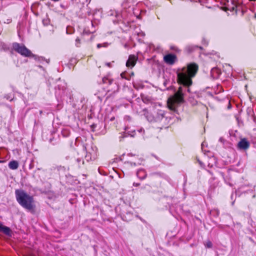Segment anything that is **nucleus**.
<instances>
[{"instance_id": "obj_53", "label": "nucleus", "mask_w": 256, "mask_h": 256, "mask_svg": "<svg viewBox=\"0 0 256 256\" xmlns=\"http://www.w3.org/2000/svg\"><path fill=\"white\" fill-rule=\"evenodd\" d=\"M60 78H59L57 80V82H59V81H60Z\"/></svg>"}, {"instance_id": "obj_56", "label": "nucleus", "mask_w": 256, "mask_h": 256, "mask_svg": "<svg viewBox=\"0 0 256 256\" xmlns=\"http://www.w3.org/2000/svg\"><path fill=\"white\" fill-rule=\"evenodd\" d=\"M95 126H96V125H94V124L92 125V127H95Z\"/></svg>"}, {"instance_id": "obj_37", "label": "nucleus", "mask_w": 256, "mask_h": 256, "mask_svg": "<svg viewBox=\"0 0 256 256\" xmlns=\"http://www.w3.org/2000/svg\"><path fill=\"white\" fill-rule=\"evenodd\" d=\"M248 114H250V113H252H252L253 112L252 109H251V108H248Z\"/></svg>"}, {"instance_id": "obj_40", "label": "nucleus", "mask_w": 256, "mask_h": 256, "mask_svg": "<svg viewBox=\"0 0 256 256\" xmlns=\"http://www.w3.org/2000/svg\"><path fill=\"white\" fill-rule=\"evenodd\" d=\"M140 185V183H136V182H134L133 184V186H138Z\"/></svg>"}, {"instance_id": "obj_35", "label": "nucleus", "mask_w": 256, "mask_h": 256, "mask_svg": "<svg viewBox=\"0 0 256 256\" xmlns=\"http://www.w3.org/2000/svg\"><path fill=\"white\" fill-rule=\"evenodd\" d=\"M219 142L223 144L224 142V140L222 138H219Z\"/></svg>"}, {"instance_id": "obj_33", "label": "nucleus", "mask_w": 256, "mask_h": 256, "mask_svg": "<svg viewBox=\"0 0 256 256\" xmlns=\"http://www.w3.org/2000/svg\"><path fill=\"white\" fill-rule=\"evenodd\" d=\"M138 131L140 132V133H144V130L143 128H141L139 129L138 130Z\"/></svg>"}, {"instance_id": "obj_43", "label": "nucleus", "mask_w": 256, "mask_h": 256, "mask_svg": "<svg viewBox=\"0 0 256 256\" xmlns=\"http://www.w3.org/2000/svg\"><path fill=\"white\" fill-rule=\"evenodd\" d=\"M5 162V160H3L2 159H0V163L2 164V163H4Z\"/></svg>"}, {"instance_id": "obj_47", "label": "nucleus", "mask_w": 256, "mask_h": 256, "mask_svg": "<svg viewBox=\"0 0 256 256\" xmlns=\"http://www.w3.org/2000/svg\"><path fill=\"white\" fill-rule=\"evenodd\" d=\"M126 66H130V68H132L134 65V64H132V65H126Z\"/></svg>"}, {"instance_id": "obj_4", "label": "nucleus", "mask_w": 256, "mask_h": 256, "mask_svg": "<svg viewBox=\"0 0 256 256\" xmlns=\"http://www.w3.org/2000/svg\"><path fill=\"white\" fill-rule=\"evenodd\" d=\"M160 66V68H159V69L160 70L161 69L163 71V77L165 80L164 82V86L166 87L168 84V83L170 82V78L171 77V76L172 75V77H174V73L177 74L176 72L178 70H181L185 68L187 66V65L183 67L182 68H178L176 70H170V68H168V66L170 65H166L167 66L165 67L164 65H159ZM178 76V75H176Z\"/></svg>"}, {"instance_id": "obj_49", "label": "nucleus", "mask_w": 256, "mask_h": 256, "mask_svg": "<svg viewBox=\"0 0 256 256\" xmlns=\"http://www.w3.org/2000/svg\"><path fill=\"white\" fill-rule=\"evenodd\" d=\"M118 176H119V178H122V176L120 175V174H118Z\"/></svg>"}, {"instance_id": "obj_51", "label": "nucleus", "mask_w": 256, "mask_h": 256, "mask_svg": "<svg viewBox=\"0 0 256 256\" xmlns=\"http://www.w3.org/2000/svg\"><path fill=\"white\" fill-rule=\"evenodd\" d=\"M203 146H204V144L202 143V149H203Z\"/></svg>"}, {"instance_id": "obj_16", "label": "nucleus", "mask_w": 256, "mask_h": 256, "mask_svg": "<svg viewBox=\"0 0 256 256\" xmlns=\"http://www.w3.org/2000/svg\"><path fill=\"white\" fill-rule=\"evenodd\" d=\"M18 167V162L16 160H12L8 163V168L13 170H16Z\"/></svg>"}, {"instance_id": "obj_9", "label": "nucleus", "mask_w": 256, "mask_h": 256, "mask_svg": "<svg viewBox=\"0 0 256 256\" xmlns=\"http://www.w3.org/2000/svg\"><path fill=\"white\" fill-rule=\"evenodd\" d=\"M238 146L240 150H246L249 148L250 143L246 138H243L238 142Z\"/></svg>"}, {"instance_id": "obj_54", "label": "nucleus", "mask_w": 256, "mask_h": 256, "mask_svg": "<svg viewBox=\"0 0 256 256\" xmlns=\"http://www.w3.org/2000/svg\"><path fill=\"white\" fill-rule=\"evenodd\" d=\"M190 48H188V51H190H190H191L192 50H190Z\"/></svg>"}, {"instance_id": "obj_2", "label": "nucleus", "mask_w": 256, "mask_h": 256, "mask_svg": "<svg viewBox=\"0 0 256 256\" xmlns=\"http://www.w3.org/2000/svg\"><path fill=\"white\" fill-rule=\"evenodd\" d=\"M144 114L150 122L156 124L158 128H166L171 122L172 118L168 112L161 108H156L153 114L148 112L146 109L144 110Z\"/></svg>"}, {"instance_id": "obj_19", "label": "nucleus", "mask_w": 256, "mask_h": 256, "mask_svg": "<svg viewBox=\"0 0 256 256\" xmlns=\"http://www.w3.org/2000/svg\"><path fill=\"white\" fill-rule=\"evenodd\" d=\"M61 133L63 137L67 138L70 134V130L68 128H64L62 130Z\"/></svg>"}, {"instance_id": "obj_42", "label": "nucleus", "mask_w": 256, "mask_h": 256, "mask_svg": "<svg viewBox=\"0 0 256 256\" xmlns=\"http://www.w3.org/2000/svg\"><path fill=\"white\" fill-rule=\"evenodd\" d=\"M56 94L57 96V95H60V96H62V95H61V94L60 92L59 93L58 92V91L56 90Z\"/></svg>"}, {"instance_id": "obj_24", "label": "nucleus", "mask_w": 256, "mask_h": 256, "mask_svg": "<svg viewBox=\"0 0 256 256\" xmlns=\"http://www.w3.org/2000/svg\"><path fill=\"white\" fill-rule=\"evenodd\" d=\"M0 50H8V47L6 44L1 43L0 44Z\"/></svg>"}, {"instance_id": "obj_8", "label": "nucleus", "mask_w": 256, "mask_h": 256, "mask_svg": "<svg viewBox=\"0 0 256 256\" xmlns=\"http://www.w3.org/2000/svg\"><path fill=\"white\" fill-rule=\"evenodd\" d=\"M51 170H54L58 174H64L66 170V168L62 166H54L50 169Z\"/></svg>"}, {"instance_id": "obj_10", "label": "nucleus", "mask_w": 256, "mask_h": 256, "mask_svg": "<svg viewBox=\"0 0 256 256\" xmlns=\"http://www.w3.org/2000/svg\"><path fill=\"white\" fill-rule=\"evenodd\" d=\"M86 152L90 154L93 158H97L98 148L96 146L92 145L90 148L86 150Z\"/></svg>"}, {"instance_id": "obj_29", "label": "nucleus", "mask_w": 256, "mask_h": 256, "mask_svg": "<svg viewBox=\"0 0 256 256\" xmlns=\"http://www.w3.org/2000/svg\"><path fill=\"white\" fill-rule=\"evenodd\" d=\"M4 98H6V100H9L10 101H12L13 99V98L12 96V95L10 94H6L4 96Z\"/></svg>"}, {"instance_id": "obj_17", "label": "nucleus", "mask_w": 256, "mask_h": 256, "mask_svg": "<svg viewBox=\"0 0 256 256\" xmlns=\"http://www.w3.org/2000/svg\"><path fill=\"white\" fill-rule=\"evenodd\" d=\"M36 60V62H41V63H46L48 64L50 62V60L49 58H46L44 57H36V56H34Z\"/></svg>"}, {"instance_id": "obj_36", "label": "nucleus", "mask_w": 256, "mask_h": 256, "mask_svg": "<svg viewBox=\"0 0 256 256\" xmlns=\"http://www.w3.org/2000/svg\"><path fill=\"white\" fill-rule=\"evenodd\" d=\"M103 46V45L101 44H97V48H100L101 47Z\"/></svg>"}, {"instance_id": "obj_7", "label": "nucleus", "mask_w": 256, "mask_h": 256, "mask_svg": "<svg viewBox=\"0 0 256 256\" xmlns=\"http://www.w3.org/2000/svg\"><path fill=\"white\" fill-rule=\"evenodd\" d=\"M164 61L168 64H173L176 61V57L175 54H170L164 57Z\"/></svg>"}, {"instance_id": "obj_22", "label": "nucleus", "mask_w": 256, "mask_h": 256, "mask_svg": "<svg viewBox=\"0 0 256 256\" xmlns=\"http://www.w3.org/2000/svg\"><path fill=\"white\" fill-rule=\"evenodd\" d=\"M142 98L144 102L148 104L150 101V98L148 96H146L144 95L142 96Z\"/></svg>"}, {"instance_id": "obj_44", "label": "nucleus", "mask_w": 256, "mask_h": 256, "mask_svg": "<svg viewBox=\"0 0 256 256\" xmlns=\"http://www.w3.org/2000/svg\"><path fill=\"white\" fill-rule=\"evenodd\" d=\"M198 162H199L200 164L202 166H204V164H203V163H202V162H200V161L198 160Z\"/></svg>"}, {"instance_id": "obj_34", "label": "nucleus", "mask_w": 256, "mask_h": 256, "mask_svg": "<svg viewBox=\"0 0 256 256\" xmlns=\"http://www.w3.org/2000/svg\"><path fill=\"white\" fill-rule=\"evenodd\" d=\"M128 164H129L131 166H136V164L135 162H128Z\"/></svg>"}, {"instance_id": "obj_3", "label": "nucleus", "mask_w": 256, "mask_h": 256, "mask_svg": "<svg viewBox=\"0 0 256 256\" xmlns=\"http://www.w3.org/2000/svg\"><path fill=\"white\" fill-rule=\"evenodd\" d=\"M15 194L17 202L22 206L28 210L34 209V200L32 196L20 189L16 190Z\"/></svg>"}, {"instance_id": "obj_46", "label": "nucleus", "mask_w": 256, "mask_h": 256, "mask_svg": "<svg viewBox=\"0 0 256 256\" xmlns=\"http://www.w3.org/2000/svg\"><path fill=\"white\" fill-rule=\"evenodd\" d=\"M224 180H225V182H226L230 186H232V184L230 183V182H226V180L225 178H224Z\"/></svg>"}, {"instance_id": "obj_31", "label": "nucleus", "mask_w": 256, "mask_h": 256, "mask_svg": "<svg viewBox=\"0 0 256 256\" xmlns=\"http://www.w3.org/2000/svg\"><path fill=\"white\" fill-rule=\"evenodd\" d=\"M76 45L77 47H79L80 45V40L79 38H77L76 40Z\"/></svg>"}, {"instance_id": "obj_1", "label": "nucleus", "mask_w": 256, "mask_h": 256, "mask_svg": "<svg viewBox=\"0 0 256 256\" xmlns=\"http://www.w3.org/2000/svg\"><path fill=\"white\" fill-rule=\"evenodd\" d=\"M198 70V65H187V66L176 72L178 82L180 86L178 90H174V95L168 100L169 108L176 112V106L184 102V98L188 96V101L194 106L196 101L190 96V86L192 84V78L196 75Z\"/></svg>"}, {"instance_id": "obj_21", "label": "nucleus", "mask_w": 256, "mask_h": 256, "mask_svg": "<svg viewBox=\"0 0 256 256\" xmlns=\"http://www.w3.org/2000/svg\"><path fill=\"white\" fill-rule=\"evenodd\" d=\"M57 86L59 91H60L62 90V92H64L66 88V84L64 82H63V84H61L60 86V84H58Z\"/></svg>"}, {"instance_id": "obj_18", "label": "nucleus", "mask_w": 256, "mask_h": 256, "mask_svg": "<svg viewBox=\"0 0 256 256\" xmlns=\"http://www.w3.org/2000/svg\"><path fill=\"white\" fill-rule=\"evenodd\" d=\"M132 133H134V134H128L127 132H124L122 133H120V136H119V140L120 141H122V140L126 138V137H127L128 135H130V136H134V134L136 133L135 131H134L132 132Z\"/></svg>"}, {"instance_id": "obj_27", "label": "nucleus", "mask_w": 256, "mask_h": 256, "mask_svg": "<svg viewBox=\"0 0 256 256\" xmlns=\"http://www.w3.org/2000/svg\"><path fill=\"white\" fill-rule=\"evenodd\" d=\"M115 16L118 19V21L121 20L120 18L122 17L121 14L118 12H115Z\"/></svg>"}, {"instance_id": "obj_12", "label": "nucleus", "mask_w": 256, "mask_h": 256, "mask_svg": "<svg viewBox=\"0 0 256 256\" xmlns=\"http://www.w3.org/2000/svg\"><path fill=\"white\" fill-rule=\"evenodd\" d=\"M0 232L7 236L11 235L10 229L8 227L4 226L2 223H0Z\"/></svg>"}, {"instance_id": "obj_15", "label": "nucleus", "mask_w": 256, "mask_h": 256, "mask_svg": "<svg viewBox=\"0 0 256 256\" xmlns=\"http://www.w3.org/2000/svg\"><path fill=\"white\" fill-rule=\"evenodd\" d=\"M138 57L135 55H130L126 64H136Z\"/></svg>"}, {"instance_id": "obj_25", "label": "nucleus", "mask_w": 256, "mask_h": 256, "mask_svg": "<svg viewBox=\"0 0 256 256\" xmlns=\"http://www.w3.org/2000/svg\"><path fill=\"white\" fill-rule=\"evenodd\" d=\"M152 175H156V176H160V177H162L164 178H166L167 176H166L164 174H162V173H160V172H155V173H153L152 174Z\"/></svg>"}, {"instance_id": "obj_48", "label": "nucleus", "mask_w": 256, "mask_h": 256, "mask_svg": "<svg viewBox=\"0 0 256 256\" xmlns=\"http://www.w3.org/2000/svg\"><path fill=\"white\" fill-rule=\"evenodd\" d=\"M66 33H67V34H71L70 32H68V28H67V30H66Z\"/></svg>"}, {"instance_id": "obj_23", "label": "nucleus", "mask_w": 256, "mask_h": 256, "mask_svg": "<svg viewBox=\"0 0 256 256\" xmlns=\"http://www.w3.org/2000/svg\"><path fill=\"white\" fill-rule=\"evenodd\" d=\"M96 158H92V156H91V155L90 154H88L87 152H86V155L85 156V160L87 161V162H90V160H96Z\"/></svg>"}, {"instance_id": "obj_55", "label": "nucleus", "mask_w": 256, "mask_h": 256, "mask_svg": "<svg viewBox=\"0 0 256 256\" xmlns=\"http://www.w3.org/2000/svg\"><path fill=\"white\" fill-rule=\"evenodd\" d=\"M66 66H68V68H70V66H70V65H66Z\"/></svg>"}, {"instance_id": "obj_50", "label": "nucleus", "mask_w": 256, "mask_h": 256, "mask_svg": "<svg viewBox=\"0 0 256 256\" xmlns=\"http://www.w3.org/2000/svg\"><path fill=\"white\" fill-rule=\"evenodd\" d=\"M42 110H40V114H42Z\"/></svg>"}, {"instance_id": "obj_6", "label": "nucleus", "mask_w": 256, "mask_h": 256, "mask_svg": "<svg viewBox=\"0 0 256 256\" xmlns=\"http://www.w3.org/2000/svg\"><path fill=\"white\" fill-rule=\"evenodd\" d=\"M13 48L21 55L25 56H31L32 54L24 46L20 45L18 43L13 44Z\"/></svg>"}, {"instance_id": "obj_41", "label": "nucleus", "mask_w": 256, "mask_h": 256, "mask_svg": "<svg viewBox=\"0 0 256 256\" xmlns=\"http://www.w3.org/2000/svg\"><path fill=\"white\" fill-rule=\"evenodd\" d=\"M208 166L210 168L212 167V164H211L210 162H208Z\"/></svg>"}, {"instance_id": "obj_5", "label": "nucleus", "mask_w": 256, "mask_h": 256, "mask_svg": "<svg viewBox=\"0 0 256 256\" xmlns=\"http://www.w3.org/2000/svg\"><path fill=\"white\" fill-rule=\"evenodd\" d=\"M104 84H108V92H112L114 93L118 91L119 86L116 82H114L113 80L108 75L104 76L102 79Z\"/></svg>"}, {"instance_id": "obj_30", "label": "nucleus", "mask_w": 256, "mask_h": 256, "mask_svg": "<svg viewBox=\"0 0 256 256\" xmlns=\"http://www.w3.org/2000/svg\"><path fill=\"white\" fill-rule=\"evenodd\" d=\"M124 120L126 121L130 122L132 120V118L130 116H126L124 117Z\"/></svg>"}, {"instance_id": "obj_13", "label": "nucleus", "mask_w": 256, "mask_h": 256, "mask_svg": "<svg viewBox=\"0 0 256 256\" xmlns=\"http://www.w3.org/2000/svg\"><path fill=\"white\" fill-rule=\"evenodd\" d=\"M136 176L139 179L143 180L146 177V173L144 170L140 169L136 172Z\"/></svg>"}, {"instance_id": "obj_39", "label": "nucleus", "mask_w": 256, "mask_h": 256, "mask_svg": "<svg viewBox=\"0 0 256 256\" xmlns=\"http://www.w3.org/2000/svg\"><path fill=\"white\" fill-rule=\"evenodd\" d=\"M236 8V5H234V6L232 7V8H230V10H231V11H234V10H235Z\"/></svg>"}, {"instance_id": "obj_45", "label": "nucleus", "mask_w": 256, "mask_h": 256, "mask_svg": "<svg viewBox=\"0 0 256 256\" xmlns=\"http://www.w3.org/2000/svg\"><path fill=\"white\" fill-rule=\"evenodd\" d=\"M253 119H254V121L256 122V116H253Z\"/></svg>"}, {"instance_id": "obj_14", "label": "nucleus", "mask_w": 256, "mask_h": 256, "mask_svg": "<svg viewBox=\"0 0 256 256\" xmlns=\"http://www.w3.org/2000/svg\"><path fill=\"white\" fill-rule=\"evenodd\" d=\"M134 76V74L132 72H124L120 74L121 78L126 80H129L132 76Z\"/></svg>"}, {"instance_id": "obj_52", "label": "nucleus", "mask_w": 256, "mask_h": 256, "mask_svg": "<svg viewBox=\"0 0 256 256\" xmlns=\"http://www.w3.org/2000/svg\"><path fill=\"white\" fill-rule=\"evenodd\" d=\"M188 64H196L194 62H190V63H189Z\"/></svg>"}, {"instance_id": "obj_28", "label": "nucleus", "mask_w": 256, "mask_h": 256, "mask_svg": "<svg viewBox=\"0 0 256 256\" xmlns=\"http://www.w3.org/2000/svg\"><path fill=\"white\" fill-rule=\"evenodd\" d=\"M204 244H205V246L208 248H211L212 246V242L210 241L206 242Z\"/></svg>"}, {"instance_id": "obj_26", "label": "nucleus", "mask_w": 256, "mask_h": 256, "mask_svg": "<svg viewBox=\"0 0 256 256\" xmlns=\"http://www.w3.org/2000/svg\"><path fill=\"white\" fill-rule=\"evenodd\" d=\"M76 162H78L79 166H81V165H80V162H82V164L83 165L84 163V162L83 160H82V158H77L76 160Z\"/></svg>"}, {"instance_id": "obj_32", "label": "nucleus", "mask_w": 256, "mask_h": 256, "mask_svg": "<svg viewBox=\"0 0 256 256\" xmlns=\"http://www.w3.org/2000/svg\"><path fill=\"white\" fill-rule=\"evenodd\" d=\"M226 101L228 102V109H230L232 108V105L230 102V101L228 99L226 100Z\"/></svg>"}, {"instance_id": "obj_38", "label": "nucleus", "mask_w": 256, "mask_h": 256, "mask_svg": "<svg viewBox=\"0 0 256 256\" xmlns=\"http://www.w3.org/2000/svg\"><path fill=\"white\" fill-rule=\"evenodd\" d=\"M2 148H0V159H2L3 158L2 157Z\"/></svg>"}, {"instance_id": "obj_58", "label": "nucleus", "mask_w": 256, "mask_h": 256, "mask_svg": "<svg viewBox=\"0 0 256 256\" xmlns=\"http://www.w3.org/2000/svg\"><path fill=\"white\" fill-rule=\"evenodd\" d=\"M208 172L211 174V172L210 171L208 170Z\"/></svg>"}, {"instance_id": "obj_11", "label": "nucleus", "mask_w": 256, "mask_h": 256, "mask_svg": "<svg viewBox=\"0 0 256 256\" xmlns=\"http://www.w3.org/2000/svg\"><path fill=\"white\" fill-rule=\"evenodd\" d=\"M210 74L213 78H217L221 74V70L218 67H214L212 68Z\"/></svg>"}, {"instance_id": "obj_20", "label": "nucleus", "mask_w": 256, "mask_h": 256, "mask_svg": "<svg viewBox=\"0 0 256 256\" xmlns=\"http://www.w3.org/2000/svg\"><path fill=\"white\" fill-rule=\"evenodd\" d=\"M220 212L218 209H214L210 211V214L214 217H218L219 216Z\"/></svg>"}, {"instance_id": "obj_57", "label": "nucleus", "mask_w": 256, "mask_h": 256, "mask_svg": "<svg viewBox=\"0 0 256 256\" xmlns=\"http://www.w3.org/2000/svg\"><path fill=\"white\" fill-rule=\"evenodd\" d=\"M52 140L50 139V142H52Z\"/></svg>"}]
</instances>
